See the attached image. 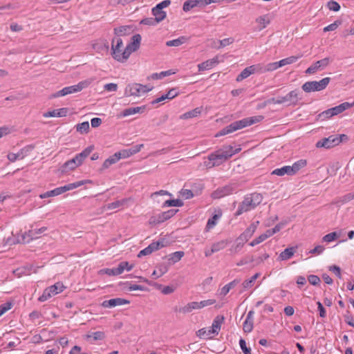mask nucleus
Instances as JSON below:
<instances>
[{
  "label": "nucleus",
  "mask_w": 354,
  "mask_h": 354,
  "mask_svg": "<svg viewBox=\"0 0 354 354\" xmlns=\"http://www.w3.org/2000/svg\"><path fill=\"white\" fill-rule=\"evenodd\" d=\"M260 65H252L243 69L241 73L236 77V80L241 82L244 79L248 77L250 75L259 71Z\"/></svg>",
  "instance_id": "17"
},
{
  "label": "nucleus",
  "mask_w": 354,
  "mask_h": 354,
  "mask_svg": "<svg viewBox=\"0 0 354 354\" xmlns=\"http://www.w3.org/2000/svg\"><path fill=\"white\" fill-rule=\"evenodd\" d=\"M339 235L336 232L327 234L323 237V241L326 242H331L338 238Z\"/></svg>",
  "instance_id": "59"
},
{
  "label": "nucleus",
  "mask_w": 354,
  "mask_h": 354,
  "mask_svg": "<svg viewBox=\"0 0 354 354\" xmlns=\"http://www.w3.org/2000/svg\"><path fill=\"white\" fill-rule=\"evenodd\" d=\"M178 93L176 88L170 89L167 94L162 95L161 97L156 98V100L151 102L152 104H155L156 103L160 102L166 99H173L178 95Z\"/></svg>",
  "instance_id": "27"
},
{
  "label": "nucleus",
  "mask_w": 354,
  "mask_h": 354,
  "mask_svg": "<svg viewBox=\"0 0 354 354\" xmlns=\"http://www.w3.org/2000/svg\"><path fill=\"white\" fill-rule=\"evenodd\" d=\"M168 271V267L165 264H160L156 267V270H155L152 273V277L154 279H157L162 276Z\"/></svg>",
  "instance_id": "36"
},
{
  "label": "nucleus",
  "mask_w": 354,
  "mask_h": 354,
  "mask_svg": "<svg viewBox=\"0 0 354 354\" xmlns=\"http://www.w3.org/2000/svg\"><path fill=\"white\" fill-rule=\"evenodd\" d=\"M301 92L295 89L289 92L287 95L280 97L281 104H285L287 106H295L301 100Z\"/></svg>",
  "instance_id": "8"
},
{
  "label": "nucleus",
  "mask_w": 354,
  "mask_h": 354,
  "mask_svg": "<svg viewBox=\"0 0 354 354\" xmlns=\"http://www.w3.org/2000/svg\"><path fill=\"white\" fill-rule=\"evenodd\" d=\"M228 244V241L227 240H222L218 242L214 243L212 244V247L215 251V252H217L221 250H223L227 247Z\"/></svg>",
  "instance_id": "49"
},
{
  "label": "nucleus",
  "mask_w": 354,
  "mask_h": 354,
  "mask_svg": "<svg viewBox=\"0 0 354 354\" xmlns=\"http://www.w3.org/2000/svg\"><path fill=\"white\" fill-rule=\"evenodd\" d=\"M175 72H173L171 70L162 71L160 73H153L151 75L152 79L153 80H158V79H162L164 77L174 74Z\"/></svg>",
  "instance_id": "52"
},
{
  "label": "nucleus",
  "mask_w": 354,
  "mask_h": 354,
  "mask_svg": "<svg viewBox=\"0 0 354 354\" xmlns=\"http://www.w3.org/2000/svg\"><path fill=\"white\" fill-rule=\"evenodd\" d=\"M260 276V273H256L250 279L245 280L242 285L245 289L251 288L255 281V280Z\"/></svg>",
  "instance_id": "48"
},
{
  "label": "nucleus",
  "mask_w": 354,
  "mask_h": 354,
  "mask_svg": "<svg viewBox=\"0 0 354 354\" xmlns=\"http://www.w3.org/2000/svg\"><path fill=\"white\" fill-rule=\"evenodd\" d=\"M307 165V161L304 159H301L297 162H295L292 166H290L291 170L292 175L295 174L298 171H299L301 168H304Z\"/></svg>",
  "instance_id": "37"
},
{
  "label": "nucleus",
  "mask_w": 354,
  "mask_h": 354,
  "mask_svg": "<svg viewBox=\"0 0 354 354\" xmlns=\"http://www.w3.org/2000/svg\"><path fill=\"white\" fill-rule=\"evenodd\" d=\"M123 46L122 40L119 38H113L111 44V55L113 57L120 62H124L127 60V57L124 55V50H122L121 48Z\"/></svg>",
  "instance_id": "6"
},
{
  "label": "nucleus",
  "mask_w": 354,
  "mask_h": 354,
  "mask_svg": "<svg viewBox=\"0 0 354 354\" xmlns=\"http://www.w3.org/2000/svg\"><path fill=\"white\" fill-rule=\"evenodd\" d=\"M240 150V148L234 150L231 145L223 146L219 149L210 153L207 157L208 161L205 162L204 164L207 168L218 166Z\"/></svg>",
  "instance_id": "1"
},
{
  "label": "nucleus",
  "mask_w": 354,
  "mask_h": 354,
  "mask_svg": "<svg viewBox=\"0 0 354 354\" xmlns=\"http://www.w3.org/2000/svg\"><path fill=\"white\" fill-rule=\"evenodd\" d=\"M202 111V107H197L192 111H187L180 116V119L186 120L198 116Z\"/></svg>",
  "instance_id": "34"
},
{
  "label": "nucleus",
  "mask_w": 354,
  "mask_h": 354,
  "mask_svg": "<svg viewBox=\"0 0 354 354\" xmlns=\"http://www.w3.org/2000/svg\"><path fill=\"white\" fill-rule=\"evenodd\" d=\"M140 24L147 26H156L158 24V22L156 20L155 18L148 17L142 19Z\"/></svg>",
  "instance_id": "57"
},
{
  "label": "nucleus",
  "mask_w": 354,
  "mask_h": 354,
  "mask_svg": "<svg viewBox=\"0 0 354 354\" xmlns=\"http://www.w3.org/2000/svg\"><path fill=\"white\" fill-rule=\"evenodd\" d=\"M243 329L245 333H250L253 329V321L245 320L243 324Z\"/></svg>",
  "instance_id": "61"
},
{
  "label": "nucleus",
  "mask_w": 354,
  "mask_h": 354,
  "mask_svg": "<svg viewBox=\"0 0 354 354\" xmlns=\"http://www.w3.org/2000/svg\"><path fill=\"white\" fill-rule=\"evenodd\" d=\"M239 280L234 279L232 281L230 282L229 283L226 284L225 286H223L221 290V295L225 296L230 290L233 288L236 284L239 283Z\"/></svg>",
  "instance_id": "44"
},
{
  "label": "nucleus",
  "mask_w": 354,
  "mask_h": 354,
  "mask_svg": "<svg viewBox=\"0 0 354 354\" xmlns=\"http://www.w3.org/2000/svg\"><path fill=\"white\" fill-rule=\"evenodd\" d=\"M291 170L292 169H290V166H283L281 168H277V169H274L271 174L272 175H277V176H282L285 174H287L289 176H292V173H291Z\"/></svg>",
  "instance_id": "38"
},
{
  "label": "nucleus",
  "mask_w": 354,
  "mask_h": 354,
  "mask_svg": "<svg viewBox=\"0 0 354 354\" xmlns=\"http://www.w3.org/2000/svg\"><path fill=\"white\" fill-rule=\"evenodd\" d=\"M152 86L149 87L147 85H143L138 83H133L128 84L124 89L125 96H140L142 93H146L151 91Z\"/></svg>",
  "instance_id": "5"
},
{
  "label": "nucleus",
  "mask_w": 354,
  "mask_h": 354,
  "mask_svg": "<svg viewBox=\"0 0 354 354\" xmlns=\"http://www.w3.org/2000/svg\"><path fill=\"white\" fill-rule=\"evenodd\" d=\"M224 319L225 318L223 315H217L214 319L212 326L209 327L212 332H214V333L218 335L221 330V324L224 322Z\"/></svg>",
  "instance_id": "26"
},
{
  "label": "nucleus",
  "mask_w": 354,
  "mask_h": 354,
  "mask_svg": "<svg viewBox=\"0 0 354 354\" xmlns=\"http://www.w3.org/2000/svg\"><path fill=\"white\" fill-rule=\"evenodd\" d=\"M254 261V257L253 256H246L245 257H243V259H241L237 263L236 265L238 266H243V265H245V264H248L249 263H251V262H253Z\"/></svg>",
  "instance_id": "60"
},
{
  "label": "nucleus",
  "mask_w": 354,
  "mask_h": 354,
  "mask_svg": "<svg viewBox=\"0 0 354 354\" xmlns=\"http://www.w3.org/2000/svg\"><path fill=\"white\" fill-rule=\"evenodd\" d=\"M212 334L214 333V332H212L209 328H201L196 333L197 336L202 339H210Z\"/></svg>",
  "instance_id": "42"
},
{
  "label": "nucleus",
  "mask_w": 354,
  "mask_h": 354,
  "mask_svg": "<svg viewBox=\"0 0 354 354\" xmlns=\"http://www.w3.org/2000/svg\"><path fill=\"white\" fill-rule=\"evenodd\" d=\"M200 309V306L198 301L189 302L183 307L179 308L178 311L183 314H187L191 313L194 310ZM175 311H178V308H175Z\"/></svg>",
  "instance_id": "24"
},
{
  "label": "nucleus",
  "mask_w": 354,
  "mask_h": 354,
  "mask_svg": "<svg viewBox=\"0 0 354 354\" xmlns=\"http://www.w3.org/2000/svg\"><path fill=\"white\" fill-rule=\"evenodd\" d=\"M122 267L119 268L118 266L117 268H105L102 269L100 271V273H104L106 274L109 276H116L119 275L122 273Z\"/></svg>",
  "instance_id": "40"
},
{
  "label": "nucleus",
  "mask_w": 354,
  "mask_h": 354,
  "mask_svg": "<svg viewBox=\"0 0 354 354\" xmlns=\"http://www.w3.org/2000/svg\"><path fill=\"white\" fill-rule=\"evenodd\" d=\"M151 12L153 15L155 17L154 18L158 22V24L163 21L167 17L166 12L163 11L162 10L158 9V7L156 6L152 8Z\"/></svg>",
  "instance_id": "33"
},
{
  "label": "nucleus",
  "mask_w": 354,
  "mask_h": 354,
  "mask_svg": "<svg viewBox=\"0 0 354 354\" xmlns=\"http://www.w3.org/2000/svg\"><path fill=\"white\" fill-rule=\"evenodd\" d=\"M341 143L340 138H337V135H331L328 138H324L319 140L316 143L317 148L324 147L325 149H330L338 145Z\"/></svg>",
  "instance_id": "9"
},
{
  "label": "nucleus",
  "mask_w": 354,
  "mask_h": 354,
  "mask_svg": "<svg viewBox=\"0 0 354 354\" xmlns=\"http://www.w3.org/2000/svg\"><path fill=\"white\" fill-rule=\"evenodd\" d=\"M80 165L78 162L75 160V158L66 161L62 167V172H67L69 170H73L76 167H77Z\"/></svg>",
  "instance_id": "32"
},
{
  "label": "nucleus",
  "mask_w": 354,
  "mask_h": 354,
  "mask_svg": "<svg viewBox=\"0 0 354 354\" xmlns=\"http://www.w3.org/2000/svg\"><path fill=\"white\" fill-rule=\"evenodd\" d=\"M164 246L165 245L163 244V241H161L153 242L148 245V247L151 250V252L156 251Z\"/></svg>",
  "instance_id": "55"
},
{
  "label": "nucleus",
  "mask_w": 354,
  "mask_h": 354,
  "mask_svg": "<svg viewBox=\"0 0 354 354\" xmlns=\"http://www.w3.org/2000/svg\"><path fill=\"white\" fill-rule=\"evenodd\" d=\"M239 345L244 354H251V349L247 347L246 342L243 339L239 340Z\"/></svg>",
  "instance_id": "62"
},
{
  "label": "nucleus",
  "mask_w": 354,
  "mask_h": 354,
  "mask_svg": "<svg viewBox=\"0 0 354 354\" xmlns=\"http://www.w3.org/2000/svg\"><path fill=\"white\" fill-rule=\"evenodd\" d=\"M130 29L131 27L129 26H120L118 28H114V33L118 36L124 35Z\"/></svg>",
  "instance_id": "51"
},
{
  "label": "nucleus",
  "mask_w": 354,
  "mask_h": 354,
  "mask_svg": "<svg viewBox=\"0 0 354 354\" xmlns=\"http://www.w3.org/2000/svg\"><path fill=\"white\" fill-rule=\"evenodd\" d=\"M93 149V146H90L87 148H86L84 151H82L81 153L77 154L74 158L75 160L78 162V164L80 165L84 160L91 153V151Z\"/></svg>",
  "instance_id": "31"
},
{
  "label": "nucleus",
  "mask_w": 354,
  "mask_h": 354,
  "mask_svg": "<svg viewBox=\"0 0 354 354\" xmlns=\"http://www.w3.org/2000/svg\"><path fill=\"white\" fill-rule=\"evenodd\" d=\"M195 7L204 8V3L203 0H187L184 2L183 10L185 12H188Z\"/></svg>",
  "instance_id": "22"
},
{
  "label": "nucleus",
  "mask_w": 354,
  "mask_h": 354,
  "mask_svg": "<svg viewBox=\"0 0 354 354\" xmlns=\"http://www.w3.org/2000/svg\"><path fill=\"white\" fill-rule=\"evenodd\" d=\"M261 119V116H254L245 118L241 120L235 121L218 131L216 134V137L225 136L237 130L241 129L244 127L250 126L256 122H259Z\"/></svg>",
  "instance_id": "2"
},
{
  "label": "nucleus",
  "mask_w": 354,
  "mask_h": 354,
  "mask_svg": "<svg viewBox=\"0 0 354 354\" xmlns=\"http://www.w3.org/2000/svg\"><path fill=\"white\" fill-rule=\"evenodd\" d=\"M120 158H121L120 156L118 155V152L114 153L113 156L105 160L102 165V169L109 168L111 165L116 163Z\"/></svg>",
  "instance_id": "35"
},
{
  "label": "nucleus",
  "mask_w": 354,
  "mask_h": 354,
  "mask_svg": "<svg viewBox=\"0 0 354 354\" xmlns=\"http://www.w3.org/2000/svg\"><path fill=\"white\" fill-rule=\"evenodd\" d=\"M33 149V147L32 145H28L17 153H9L7 156L8 159L12 162H15L17 159H23L24 158L28 153Z\"/></svg>",
  "instance_id": "16"
},
{
  "label": "nucleus",
  "mask_w": 354,
  "mask_h": 354,
  "mask_svg": "<svg viewBox=\"0 0 354 354\" xmlns=\"http://www.w3.org/2000/svg\"><path fill=\"white\" fill-rule=\"evenodd\" d=\"M354 105L353 103H349V102H344L338 106H336L335 107L330 108V110L332 113H333V115H337L345 110L352 107Z\"/></svg>",
  "instance_id": "30"
},
{
  "label": "nucleus",
  "mask_w": 354,
  "mask_h": 354,
  "mask_svg": "<svg viewBox=\"0 0 354 354\" xmlns=\"http://www.w3.org/2000/svg\"><path fill=\"white\" fill-rule=\"evenodd\" d=\"M13 131V127H10L8 126H3L0 127V138L11 133Z\"/></svg>",
  "instance_id": "58"
},
{
  "label": "nucleus",
  "mask_w": 354,
  "mask_h": 354,
  "mask_svg": "<svg viewBox=\"0 0 354 354\" xmlns=\"http://www.w3.org/2000/svg\"><path fill=\"white\" fill-rule=\"evenodd\" d=\"M262 200L263 196L257 192L246 195L243 201L240 203L235 215L239 216L244 212L254 209L262 202Z\"/></svg>",
  "instance_id": "3"
},
{
  "label": "nucleus",
  "mask_w": 354,
  "mask_h": 354,
  "mask_svg": "<svg viewBox=\"0 0 354 354\" xmlns=\"http://www.w3.org/2000/svg\"><path fill=\"white\" fill-rule=\"evenodd\" d=\"M327 6H328V8L329 10L335 11V12H337L340 9L339 4L337 2L334 1H330L328 3Z\"/></svg>",
  "instance_id": "64"
},
{
  "label": "nucleus",
  "mask_w": 354,
  "mask_h": 354,
  "mask_svg": "<svg viewBox=\"0 0 354 354\" xmlns=\"http://www.w3.org/2000/svg\"><path fill=\"white\" fill-rule=\"evenodd\" d=\"M146 109L145 106H137V107H131L128 109H124L118 115V118L127 117L131 115H133L136 113H142Z\"/></svg>",
  "instance_id": "20"
},
{
  "label": "nucleus",
  "mask_w": 354,
  "mask_h": 354,
  "mask_svg": "<svg viewBox=\"0 0 354 354\" xmlns=\"http://www.w3.org/2000/svg\"><path fill=\"white\" fill-rule=\"evenodd\" d=\"M330 81V77H325L320 81H310L304 83L301 88L306 92L320 91L326 88Z\"/></svg>",
  "instance_id": "4"
},
{
  "label": "nucleus",
  "mask_w": 354,
  "mask_h": 354,
  "mask_svg": "<svg viewBox=\"0 0 354 354\" xmlns=\"http://www.w3.org/2000/svg\"><path fill=\"white\" fill-rule=\"evenodd\" d=\"M308 279L309 283L313 286L319 285L321 282L319 277L314 274L309 275Z\"/></svg>",
  "instance_id": "63"
},
{
  "label": "nucleus",
  "mask_w": 354,
  "mask_h": 354,
  "mask_svg": "<svg viewBox=\"0 0 354 354\" xmlns=\"http://www.w3.org/2000/svg\"><path fill=\"white\" fill-rule=\"evenodd\" d=\"M86 183V180H80L73 183L66 185L63 187L55 188L53 190L50 191V193L53 194V196L60 195L67 191L79 187Z\"/></svg>",
  "instance_id": "13"
},
{
  "label": "nucleus",
  "mask_w": 354,
  "mask_h": 354,
  "mask_svg": "<svg viewBox=\"0 0 354 354\" xmlns=\"http://www.w3.org/2000/svg\"><path fill=\"white\" fill-rule=\"evenodd\" d=\"M76 129L78 132H80L81 133H87L89 129L88 122H84L80 124H78L76 126Z\"/></svg>",
  "instance_id": "53"
},
{
  "label": "nucleus",
  "mask_w": 354,
  "mask_h": 354,
  "mask_svg": "<svg viewBox=\"0 0 354 354\" xmlns=\"http://www.w3.org/2000/svg\"><path fill=\"white\" fill-rule=\"evenodd\" d=\"M234 192V188L231 185H226L215 190L212 196L214 198H220L225 196L229 195Z\"/></svg>",
  "instance_id": "19"
},
{
  "label": "nucleus",
  "mask_w": 354,
  "mask_h": 354,
  "mask_svg": "<svg viewBox=\"0 0 354 354\" xmlns=\"http://www.w3.org/2000/svg\"><path fill=\"white\" fill-rule=\"evenodd\" d=\"M183 205V202L180 199H172L165 201L162 207H181Z\"/></svg>",
  "instance_id": "47"
},
{
  "label": "nucleus",
  "mask_w": 354,
  "mask_h": 354,
  "mask_svg": "<svg viewBox=\"0 0 354 354\" xmlns=\"http://www.w3.org/2000/svg\"><path fill=\"white\" fill-rule=\"evenodd\" d=\"M329 57H326L322 59L318 60L309 66L306 71V74H314L318 71H322L330 63Z\"/></svg>",
  "instance_id": "14"
},
{
  "label": "nucleus",
  "mask_w": 354,
  "mask_h": 354,
  "mask_svg": "<svg viewBox=\"0 0 354 354\" xmlns=\"http://www.w3.org/2000/svg\"><path fill=\"white\" fill-rule=\"evenodd\" d=\"M184 255L185 253L183 251L173 252L169 255V261H170L171 263H175L179 261Z\"/></svg>",
  "instance_id": "46"
},
{
  "label": "nucleus",
  "mask_w": 354,
  "mask_h": 354,
  "mask_svg": "<svg viewBox=\"0 0 354 354\" xmlns=\"http://www.w3.org/2000/svg\"><path fill=\"white\" fill-rule=\"evenodd\" d=\"M68 113L67 108H61L58 109H54L53 111H50L44 113L43 116L44 118L49 117H64Z\"/></svg>",
  "instance_id": "25"
},
{
  "label": "nucleus",
  "mask_w": 354,
  "mask_h": 354,
  "mask_svg": "<svg viewBox=\"0 0 354 354\" xmlns=\"http://www.w3.org/2000/svg\"><path fill=\"white\" fill-rule=\"evenodd\" d=\"M178 209H169L168 211L162 212L159 214L157 216L151 217L150 218V223H162L171 217H173L177 212Z\"/></svg>",
  "instance_id": "15"
},
{
  "label": "nucleus",
  "mask_w": 354,
  "mask_h": 354,
  "mask_svg": "<svg viewBox=\"0 0 354 354\" xmlns=\"http://www.w3.org/2000/svg\"><path fill=\"white\" fill-rule=\"evenodd\" d=\"M187 39L185 37H180L178 39H175L173 40L167 41L166 42L167 46H179L184 44Z\"/></svg>",
  "instance_id": "45"
},
{
  "label": "nucleus",
  "mask_w": 354,
  "mask_h": 354,
  "mask_svg": "<svg viewBox=\"0 0 354 354\" xmlns=\"http://www.w3.org/2000/svg\"><path fill=\"white\" fill-rule=\"evenodd\" d=\"M217 57L207 60L206 62H202L198 65V71H203L205 70H209L213 68L218 63Z\"/></svg>",
  "instance_id": "28"
},
{
  "label": "nucleus",
  "mask_w": 354,
  "mask_h": 354,
  "mask_svg": "<svg viewBox=\"0 0 354 354\" xmlns=\"http://www.w3.org/2000/svg\"><path fill=\"white\" fill-rule=\"evenodd\" d=\"M92 47L97 53L108 52L109 44L107 40L100 39L93 43Z\"/></svg>",
  "instance_id": "23"
},
{
  "label": "nucleus",
  "mask_w": 354,
  "mask_h": 354,
  "mask_svg": "<svg viewBox=\"0 0 354 354\" xmlns=\"http://www.w3.org/2000/svg\"><path fill=\"white\" fill-rule=\"evenodd\" d=\"M46 227H42L39 229L30 230L21 234V239H18V243H28L34 239H37L39 234L44 232L46 230Z\"/></svg>",
  "instance_id": "10"
},
{
  "label": "nucleus",
  "mask_w": 354,
  "mask_h": 354,
  "mask_svg": "<svg viewBox=\"0 0 354 354\" xmlns=\"http://www.w3.org/2000/svg\"><path fill=\"white\" fill-rule=\"evenodd\" d=\"M62 286L59 283L46 288L42 295L39 297V301H45L53 295L62 291Z\"/></svg>",
  "instance_id": "11"
},
{
  "label": "nucleus",
  "mask_w": 354,
  "mask_h": 354,
  "mask_svg": "<svg viewBox=\"0 0 354 354\" xmlns=\"http://www.w3.org/2000/svg\"><path fill=\"white\" fill-rule=\"evenodd\" d=\"M296 248L295 247H290L286 248L283 252H281L278 257L279 261H286L290 259L296 252Z\"/></svg>",
  "instance_id": "29"
},
{
  "label": "nucleus",
  "mask_w": 354,
  "mask_h": 354,
  "mask_svg": "<svg viewBox=\"0 0 354 354\" xmlns=\"http://www.w3.org/2000/svg\"><path fill=\"white\" fill-rule=\"evenodd\" d=\"M130 301L129 300L122 298H114L109 300H105L102 302V306L104 308H113L117 306H122L124 304H129Z\"/></svg>",
  "instance_id": "18"
},
{
  "label": "nucleus",
  "mask_w": 354,
  "mask_h": 354,
  "mask_svg": "<svg viewBox=\"0 0 354 354\" xmlns=\"http://www.w3.org/2000/svg\"><path fill=\"white\" fill-rule=\"evenodd\" d=\"M140 41V35L137 34L132 37L131 41L127 46V47L124 49V55L125 57H127V59L129 58V57L133 52L136 51L139 48Z\"/></svg>",
  "instance_id": "12"
},
{
  "label": "nucleus",
  "mask_w": 354,
  "mask_h": 354,
  "mask_svg": "<svg viewBox=\"0 0 354 354\" xmlns=\"http://www.w3.org/2000/svg\"><path fill=\"white\" fill-rule=\"evenodd\" d=\"M142 147H143V145H142V144L137 145L133 146L132 147H131L129 149H124V150L119 151L118 155L120 156L121 158H128V157L133 156V155L137 153L138 152H139Z\"/></svg>",
  "instance_id": "21"
},
{
  "label": "nucleus",
  "mask_w": 354,
  "mask_h": 354,
  "mask_svg": "<svg viewBox=\"0 0 354 354\" xmlns=\"http://www.w3.org/2000/svg\"><path fill=\"white\" fill-rule=\"evenodd\" d=\"M252 235L245 230L237 239L236 241H241V243H245L247 242L250 238Z\"/></svg>",
  "instance_id": "54"
},
{
  "label": "nucleus",
  "mask_w": 354,
  "mask_h": 354,
  "mask_svg": "<svg viewBox=\"0 0 354 354\" xmlns=\"http://www.w3.org/2000/svg\"><path fill=\"white\" fill-rule=\"evenodd\" d=\"M281 67V65H279V62L269 63L266 66H261L259 68L260 73H266L268 71H272L278 68Z\"/></svg>",
  "instance_id": "39"
},
{
  "label": "nucleus",
  "mask_w": 354,
  "mask_h": 354,
  "mask_svg": "<svg viewBox=\"0 0 354 354\" xmlns=\"http://www.w3.org/2000/svg\"><path fill=\"white\" fill-rule=\"evenodd\" d=\"M89 84L88 81H82L76 85L64 87L62 90L53 93L52 97H59L68 94L81 91L83 88L87 87Z\"/></svg>",
  "instance_id": "7"
},
{
  "label": "nucleus",
  "mask_w": 354,
  "mask_h": 354,
  "mask_svg": "<svg viewBox=\"0 0 354 354\" xmlns=\"http://www.w3.org/2000/svg\"><path fill=\"white\" fill-rule=\"evenodd\" d=\"M302 57V55L297 56H290L289 57L283 59L279 61V65H281V67L286 65L291 64L296 62L299 58Z\"/></svg>",
  "instance_id": "43"
},
{
  "label": "nucleus",
  "mask_w": 354,
  "mask_h": 354,
  "mask_svg": "<svg viewBox=\"0 0 354 354\" xmlns=\"http://www.w3.org/2000/svg\"><path fill=\"white\" fill-rule=\"evenodd\" d=\"M256 22L259 24V30H261L270 23V19L268 15H266L257 18Z\"/></svg>",
  "instance_id": "41"
},
{
  "label": "nucleus",
  "mask_w": 354,
  "mask_h": 354,
  "mask_svg": "<svg viewBox=\"0 0 354 354\" xmlns=\"http://www.w3.org/2000/svg\"><path fill=\"white\" fill-rule=\"evenodd\" d=\"M333 115V113H332L330 109H328L317 115V120L324 121L325 120L329 119L332 118Z\"/></svg>",
  "instance_id": "50"
},
{
  "label": "nucleus",
  "mask_w": 354,
  "mask_h": 354,
  "mask_svg": "<svg viewBox=\"0 0 354 354\" xmlns=\"http://www.w3.org/2000/svg\"><path fill=\"white\" fill-rule=\"evenodd\" d=\"M221 215V214H214L212 218H209L206 227L208 229L212 228L216 224V221L220 218Z\"/></svg>",
  "instance_id": "56"
}]
</instances>
